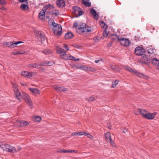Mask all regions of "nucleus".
Instances as JSON below:
<instances>
[{
	"instance_id": "59",
	"label": "nucleus",
	"mask_w": 159,
	"mask_h": 159,
	"mask_svg": "<svg viewBox=\"0 0 159 159\" xmlns=\"http://www.w3.org/2000/svg\"><path fill=\"white\" fill-rule=\"evenodd\" d=\"M108 37H110V35H108Z\"/></svg>"
},
{
	"instance_id": "45",
	"label": "nucleus",
	"mask_w": 159,
	"mask_h": 159,
	"mask_svg": "<svg viewBox=\"0 0 159 159\" xmlns=\"http://www.w3.org/2000/svg\"><path fill=\"white\" fill-rule=\"evenodd\" d=\"M85 135H86L88 138L90 139H93V137L89 134H86Z\"/></svg>"
},
{
	"instance_id": "46",
	"label": "nucleus",
	"mask_w": 159,
	"mask_h": 159,
	"mask_svg": "<svg viewBox=\"0 0 159 159\" xmlns=\"http://www.w3.org/2000/svg\"><path fill=\"white\" fill-rule=\"evenodd\" d=\"M95 100V98L94 97H91L89 98L88 100L89 101H92Z\"/></svg>"
},
{
	"instance_id": "27",
	"label": "nucleus",
	"mask_w": 159,
	"mask_h": 159,
	"mask_svg": "<svg viewBox=\"0 0 159 159\" xmlns=\"http://www.w3.org/2000/svg\"><path fill=\"white\" fill-rule=\"evenodd\" d=\"M32 119L34 121L39 122L41 120V118L40 116H34L33 117Z\"/></svg>"
},
{
	"instance_id": "33",
	"label": "nucleus",
	"mask_w": 159,
	"mask_h": 159,
	"mask_svg": "<svg viewBox=\"0 0 159 159\" xmlns=\"http://www.w3.org/2000/svg\"><path fill=\"white\" fill-rule=\"evenodd\" d=\"M68 58V60H73L75 61H77L79 60V58L76 59L74 57H73L70 55H69Z\"/></svg>"
},
{
	"instance_id": "55",
	"label": "nucleus",
	"mask_w": 159,
	"mask_h": 159,
	"mask_svg": "<svg viewBox=\"0 0 159 159\" xmlns=\"http://www.w3.org/2000/svg\"><path fill=\"white\" fill-rule=\"evenodd\" d=\"M33 64H30L28 65V66L29 67H32Z\"/></svg>"
},
{
	"instance_id": "30",
	"label": "nucleus",
	"mask_w": 159,
	"mask_h": 159,
	"mask_svg": "<svg viewBox=\"0 0 159 159\" xmlns=\"http://www.w3.org/2000/svg\"><path fill=\"white\" fill-rule=\"evenodd\" d=\"M56 24L53 19H50L48 21V24L52 28L53 27L54 25H56Z\"/></svg>"
},
{
	"instance_id": "26",
	"label": "nucleus",
	"mask_w": 159,
	"mask_h": 159,
	"mask_svg": "<svg viewBox=\"0 0 159 159\" xmlns=\"http://www.w3.org/2000/svg\"><path fill=\"white\" fill-rule=\"evenodd\" d=\"M83 4L86 7H89L91 6V3L89 0H83Z\"/></svg>"
},
{
	"instance_id": "3",
	"label": "nucleus",
	"mask_w": 159,
	"mask_h": 159,
	"mask_svg": "<svg viewBox=\"0 0 159 159\" xmlns=\"http://www.w3.org/2000/svg\"><path fill=\"white\" fill-rule=\"evenodd\" d=\"M93 29L85 25L78 28L77 30V32L80 34L91 32L93 31Z\"/></svg>"
},
{
	"instance_id": "58",
	"label": "nucleus",
	"mask_w": 159,
	"mask_h": 159,
	"mask_svg": "<svg viewBox=\"0 0 159 159\" xmlns=\"http://www.w3.org/2000/svg\"><path fill=\"white\" fill-rule=\"evenodd\" d=\"M74 152L75 153H76L77 152V150H74Z\"/></svg>"
},
{
	"instance_id": "53",
	"label": "nucleus",
	"mask_w": 159,
	"mask_h": 159,
	"mask_svg": "<svg viewBox=\"0 0 159 159\" xmlns=\"http://www.w3.org/2000/svg\"><path fill=\"white\" fill-rule=\"evenodd\" d=\"M20 84L22 85H23L24 86H27V85L26 83H24L23 82H21Z\"/></svg>"
},
{
	"instance_id": "42",
	"label": "nucleus",
	"mask_w": 159,
	"mask_h": 159,
	"mask_svg": "<svg viewBox=\"0 0 159 159\" xmlns=\"http://www.w3.org/2000/svg\"><path fill=\"white\" fill-rule=\"evenodd\" d=\"M108 34L106 30H105L103 33V35L104 37H106L108 35Z\"/></svg>"
},
{
	"instance_id": "18",
	"label": "nucleus",
	"mask_w": 159,
	"mask_h": 159,
	"mask_svg": "<svg viewBox=\"0 0 159 159\" xmlns=\"http://www.w3.org/2000/svg\"><path fill=\"white\" fill-rule=\"evenodd\" d=\"M156 115V113H150L148 111L146 115L144 118L148 120L152 119Z\"/></svg>"
},
{
	"instance_id": "47",
	"label": "nucleus",
	"mask_w": 159,
	"mask_h": 159,
	"mask_svg": "<svg viewBox=\"0 0 159 159\" xmlns=\"http://www.w3.org/2000/svg\"><path fill=\"white\" fill-rule=\"evenodd\" d=\"M86 133L84 132H78V135H85Z\"/></svg>"
},
{
	"instance_id": "34",
	"label": "nucleus",
	"mask_w": 159,
	"mask_h": 159,
	"mask_svg": "<svg viewBox=\"0 0 159 159\" xmlns=\"http://www.w3.org/2000/svg\"><path fill=\"white\" fill-rule=\"evenodd\" d=\"M34 31L35 34V35L37 36H42V34H41V33H40V31H39L38 30L36 29H34Z\"/></svg>"
},
{
	"instance_id": "40",
	"label": "nucleus",
	"mask_w": 159,
	"mask_h": 159,
	"mask_svg": "<svg viewBox=\"0 0 159 159\" xmlns=\"http://www.w3.org/2000/svg\"><path fill=\"white\" fill-rule=\"evenodd\" d=\"M18 2L19 3H22L24 4H27L28 3V1L27 0H18Z\"/></svg>"
},
{
	"instance_id": "36",
	"label": "nucleus",
	"mask_w": 159,
	"mask_h": 159,
	"mask_svg": "<svg viewBox=\"0 0 159 159\" xmlns=\"http://www.w3.org/2000/svg\"><path fill=\"white\" fill-rule=\"evenodd\" d=\"M52 15H54L56 16L58 15L59 14V11L57 10H52L51 12Z\"/></svg>"
},
{
	"instance_id": "32",
	"label": "nucleus",
	"mask_w": 159,
	"mask_h": 159,
	"mask_svg": "<svg viewBox=\"0 0 159 159\" xmlns=\"http://www.w3.org/2000/svg\"><path fill=\"white\" fill-rule=\"evenodd\" d=\"M105 136L106 139L108 141L111 139L110 133L109 132L106 133L105 134Z\"/></svg>"
},
{
	"instance_id": "20",
	"label": "nucleus",
	"mask_w": 159,
	"mask_h": 159,
	"mask_svg": "<svg viewBox=\"0 0 159 159\" xmlns=\"http://www.w3.org/2000/svg\"><path fill=\"white\" fill-rule=\"evenodd\" d=\"M45 9V8H43L39 14V17L41 20H43L45 18V14L46 11Z\"/></svg>"
},
{
	"instance_id": "1",
	"label": "nucleus",
	"mask_w": 159,
	"mask_h": 159,
	"mask_svg": "<svg viewBox=\"0 0 159 159\" xmlns=\"http://www.w3.org/2000/svg\"><path fill=\"white\" fill-rule=\"evenodd\" d=\"M0 148L3 151L13 153L17 152L21 149L20 147L18 146L17 150H16L14 147L1 141H0Z\"/></svg>"
},
{
	"instance_id": "4",
	"label": "nucleus",
	"mask_w": 159,
	"mask_h": 159,
	"mask_svg": "<svg viewBox=\"0 0 159 159\" xmlns=\"http://www.w3.org/2000/svg\"><path fill=\"white\" fill-rule=\"evenodd\" d=\"M20 100H18L19 101H21V98L27 102V104L31 108L33 107L32 102L30 98V96L27 94L24 93H20Z\"/></svg>"
},
{
	"instance_id": "31",
	"label": "nucleus",
	"mask_w": 159,
	"mask_h": 159,
	"mask_svg": "<svg viewBox=\"0 0 159 159\" xmlns=\"http://www.w3.org/2000/svg\"><path fill=\"white\" fill-rule=\"evenodd\" d=\"M20 8L23 10H26L27 9H28V6L27 4H23L20 6Z\"/></svg>"
},
{
	"instance_id": "10",
	"label": "nucleus",
	"mask_w": 159,
	"mask_h": 159,
	"mask_svg": "<svg viewBox=\"0 0 159 159\" xmlns=\"http://www.w3.org/2000/svg\"><path fill=\"white\" fill-rule=\"evenodd\" d=\"M36 73L35 72H29L27 71H23L21 73V75L25 77L30 78L34 75H35Z\"/></svg>"
},
{
	"instance_id": "48",
	"label": "nucleus",
	"mask_w": 159,
	"mask_h": 159,
	"mask_svg": "<svg viewBox=\"0 0 159 159\" xmlns=\"http://www.w3.org/2000/svg\"><path fill=\"white\" fill-rule=\"evenodd\" d=\"M127 131V129L125 128H123L122 130V131L123 133H126Z\"/></svg>"
},
{
	"instance_id": "49",
	"label": "nucleus",
	"mask_w": 159,
	"mask_h": 159,
	"mask_svg": "<svg viewBox=\"0 0 159 159\" xmlns=\"http://www.w3.org/2000/svg\"><path fill=\"white\" fill-rule=\"evenodd\" d=\"M78 26V22L77 21L74 22L73 25V27L75 28H77Z\"/></svg>"
},
{
	"instance_id": "57",
	"label": "nucleus",
	"mask_w": 159,
	"mask_h": 159,
	"mask_svg": "<svg viewBox=\"0 0 159 159\" xmlns=\"http://www.w3.org/2000/svg\"><path fill=\"white\" fill-rule=\"evenodd\" d=\"M99 61V60H96L95 61V62L96 63H98Z\"/></svg>"
},
{
	"instance_id": "52",
	"label": "nucleus",
	"mask_w": 159,
	"mask_h": 159,
	"mask_svg": "<svg viewBox=\"0 0 159 159\" xmlns=\"http://www.w3.org/2000/svg\"><path fill=\"white\" fill-rule=\"evenodd\" d=\"M64 47L66 49L67 51H68L69 50V48H68V46L66 44H64Z\"/></svg>"
},
{
	"instance_id": "37",
	"label": "nucleus",
	"mask_w": 159,
	"mask_h": 159,
	"mask_svg": "<svg viewBox=\"0 0 159 159\" xmlns=\"http://www.w3.org/2000/svg\"><path fill=\"white\" fill-rule=\"evenodd\" d=\"M14 55H17L18 54H27V52H21L20 51L14 52L13 53Z\"/></svg>"
},
{
	"instance_id": "29",
	"label": "nucleus",
	"mask_w": 159,
	"mask_h": 159,
	"mask_svg": "<svg viewBox=\"0 0 159 159\" xmlns=\"http://www.w3.org/2000/svg\"><path fill=\"white\" fill-rule=\"evenodd\" d=\"M73 35L71 33H68L65 35V38L66 39H70L73 37Z\"/></svg>"
},
{
	"instance_id": "19",
	"label": "nucleus",
	"mask_w": 159,
	"mask_h": 159,
	"mask_svg": "<svg viewBox=\"0 0 159 159\" xmlns=\"http://www.w3.org/2000/svg\"><path fill=\"white\" fill-rule=\"evenodd\" d=\"M151 60L152 64L156 66H157L158 69H159V60L157 58H153Z\"/></svg>"
},
{
	"instance_id": "17",
	"label": "nucleus",
	"mask_w": 159,
	"mask_h": 159,
	"mask_svg": "<svg viewBox=\"0 0 159 159\" xmlns=\"http://www.w3.org/2000/svg\"><path fill=\"white\" fill-rule=\"evenodd\" d=\"M150 59L148 58L146 55H142L140 59V62L142 63H146L148 62Z\"/></svg>"
},
{
	"instance_id": "13",
	"label": "nucleus",
	"mask_w": 159,
	"mask_h": 159,
	"mask_svg": "<svg viewBox=\"0 0 159 159\" xmlns=\"http://www.w3.org/2000/svg\"><path fill=\"white\" fill-rule=\"evenodd\" d=\"M74 11L73 12H74L75 14L77 15V16H80L82 15L83 13V12L80 10V8L78 7H73Z\"/></svg>"
},
{
	"instance_id": "2",
	"label": "nucleus",
	"mask_w": 159,
	"mask_h": 159,
	"mask_svg": "<svg viewBox=\"0 0 159 159\" xmlns=\"http://www.w3.org/2000/svg\"><path fill=\"white\" fill-rule=\"evenodd\" d=\"M111 38L114 40L117 39L119 41L122 45L125 47H128L131 44L130 41L128 39L124 38H120L116 34L112 35L111 36Z\"/></svg>"
},
{
	"instance_id": "9",
	"label": "nucleus",
	"mask_w": 159,
	"mask_h": 159,
	"mask_svg": "<svg viewBox=\"0 0 159 159\" xmlns=\"http://www.w3.org/2000/svg\"><path fill=\"white\" fill-rule=\"evenodd\" d=\"M124 67L127 70L130 71L134 74L136 75L138 77H143L144 76L143 74L139 73L136 70H134L127 66H125Z\"/></svg>"
},
{
	"instance_id": "25",
	"label": "nucleus",
	"mask_w": 159,
	"mask_h": 159,
	"mask_svg": "<svg viewBox=\"0 0 159 159\" xmlns=\"http://www.w3.org/2000/svg\"><path fill=\"white\" fill-rule=\"evenodd\" d=\"M139 112H140L141 114L143 115V117L144 118L148 112V111L144 109H139Z\"/></svg>"
},
{
	"instance_id": "23",
	"label": "nucleus",
	"mask_w": 159,
	"mask_h": 159,
	"mask_svg": "<svg viewBox=\"0 0 159 159\" xmlns=\"http://www.w3.org/2000/svg\"><path fill=\"white\" fill-rule=\"evenodd\" d=\"M56 4L59 7H63L65 6V2L63 0H58L56 2Z\"/></svg>"
},
{
	"instance_id": "39",
	"label": "nucleus",
	"mask_w": 159,
	"mask_h": 159,
	"mask_svg": "<svg viewBox=\"0 0 159 159\" xmlns=\"http://www.w3.org/2000/svg\"><path fill=\"white\" fill-rule=\"evenodd\" d=\"M95 71V69L91 67H88L87 71H90L91 72H94Z\"/></svg>"
},
{
	"instance_id": "22",
	"label": "nucleus",
	"mask_w": 159,
	"mask_h": 159,
	"mask_svg": "<svg viewBox=\"0 0 159 159\" xmlns=\"http://www.w3.org/2000/svg\"><path fill=\"white\" fill-rule=\"evenodd\" d=\"M90 13L96 20H98V15L97 14L96 11L95 9H91Z\"/></svg>"
},
{
	"instance_id": "15",
	"label": "nucleus",
	"mask_w": 159,
	"mask_h": 159,
	"mask_svg": "<svg viewBox=\"0 0 159 159\" xmlns=\"http://www.w3.org/2000/svg\"><path fill=\"white\" fill-rule=\"evenodd\" d=\"M29 89L34 96H38L39 95H40V91L38 89L33 88H30Z\"/></svg>"
},
{
	"instance_id": "14",
	"label": "nucleus",
	"mask_w": 159,
	"mask_h": 159,
	"mask_svg": "<svg viewBox=\"0 0 159 159\" xmlns=\"http://www.w3.org/2000/svg\"><path fill=\"white\" fill-rule=\"evenodd\" d=\"M147 51L149 54L150 56H154L155 55V50L153 47L152 46H149L147 48Z\"/></svg>"
},
{
	"instance_id": "56",
	"label": "nucleus",
	"mask_w": 159,
	"mask_h": 159,
	"mask_svg": "<svg viewBox=\"0 0 159 159\" xmlns=\"http://www.w3.org/2000/svg\"><path fill=\"white\" fill-rule=\"evenodd\" d=\"M68 151H69V152H74V150H68Z\"/></svg>"
},
{
	"instance_id": "51",
	"label": "nucleus",
	"mask_w": 159,
	"mask_h": 159,
	"mask_svg": "<svg viewBox=\"0 0 159 159\" xmlns=\"http://www.w3.org/2000/svg\"><path fill=\"white\" fill-rule=\"evenodd\" d=\"M68 152H69V151H68V150H61L59 151L60 152H62L63 153H66Z\"/></svg>"
},
{
	"instance_id": "24",
	"label": "nucleus",
	"mask_w": 159,
	"mask_h": 159,
	"mask_svg": "<svg viewBox=\"0 0 159 159\" xmlns=\"http://www.w3.org/2000/svg\"><path fill=\"white\" fill-rule=\"evenodd\" d=\"M54 88L57 91H61L65 92L67 91V89L66 88L59 86H55Z\"/></svg>"
},
{
	"instance_id": "21",
	"label": "nucleus",
	"mask_w": 159,
	"mask_h": 159,
	"mask_svg": "<svg viewBox=\"0 0 159 159\" xmlns=\"http://www.w3.org/2000/svg\"><path fill=\"white\" fill-rule=\"evenodd\" d=\"M43 8H45V11H47L48 12L50 11L51 10H52L54 8V6L51 4L46 5Z\"/></svg>"
},
{
	"instance_id": "41",
	"label": "nucleus",
	"mask_w": 159,
	"mask_h": 159,
	"mask_svg": "<svg viewBox=\"0 0 159 159\" xmlns=\"http://www.w3.org/2000/svg\"><path fill=\"white\" fill-rule=\"evenodd\" d=\"M110 140V143L111 144V145L112 146L114 147H116V144H115V143H114V142L111 139Z\"/></svg>"
},
{
	"instance_id": "44",
	"label": "nucleus",
	"mask_w": 159,
	"mask_h": 159,
	"mask_svg": "<svg viewBox=\"0 0 159 159\" xmlns=\"http://www.w3.org/2000/svg\"><path fill=\"white\" fill-rule=\"evenodd\" d=\"M0 4L2 5H5L6 4V2L5 0H0Z\"/></svg>"
},
{
	"instance_id": "38",
	"label": "nucleus",
	"mask_w": 159,
	"mask_h": 159,
	"mask_svg": "<svg viewBox=\"0 0 159 159\" xmlns=\"http://www.w3.org/2000/svg\"><path fill=\"white\" fill-rule=\"evenodd\" d=\"M119 81L117 80H116L112 82V88H114L118 84Z\"/></svg>"
},
{
	"instance_id": "28",
	"label": "nucleus",
	"mask_w": 159,
	"mask_h": 159,
	"mask_svg": "<svg viewBox=\"0 0 159 159\" xmlns=\"http://www.w3.org/2000/svg\"><path fill=\"white\" fill-rule=\"evenodd\" d=\"M42 52L45 55H48L51 54L52 52L49 49H46L43 50L42 51Z\"/></svg>"
},
{
	"instance_id": "43",
	"label": "nucleus",
	"mask_w": 159,
	"mask_h": 159,
	"mask_svg": "<svg viewBox=\"0 0 159 159\" xmlns=\"http://www.w3.org/2000/svg\"><path fill=\"white\" fill-rule=\"evenodd\" d=\"M81 69H82L83 70L85 71H87V67H88L87 66H86L84 65H83L81 66Z\"/></svg>"
},
{
	"instance_id": "6",
	"label": "nucleus",
	"mask_w": 159,
	"mask_h": 159,
	"mask_svg": "<svg viewBox=\"0 0 159 159\" xmlns=\"http://www.w3.org/2000/svg\"><path fill=\"white\" fill-rule=\"evenodd\" d=\"M24 42L22 41H19L17 42L13 41L12 42H9L8 43L5 42L3 43L4 45H6L7 47L10 48H13L16 47L17 45Z\"/></svg>"
},
{
	"instance_id": "5",
	"label": "nucleus",
	"mask_w": 159,
	"mask_h": 159,
	"mask_svg": "<svg viewBox=\"0 0 159 159\" xmlns=\"http://www.w3.org/2000/svg\"><path fill=\"white\" fill-rule=\"evenodd\" d=\"M52 29L55 34L60 35L61 34L62 27L61 25L56 23Z\"/></svg>"
},
{
	"instance_id": "12",
	"label": "nucleus",
	"mask_w": 159,
	"mask_h": 159,
	"mask_svg": "<svg viewBox=\"0 0 159 159\" xmlns=\"http://www.w3.org/2000/svg\"><path fill=\"white\" fill-rule=\"evenodd\" d=\"M144 52V50L142 47H138L136 48L134 53L137 55H142Z\"/></svg>"
},
{
	"instance_id": "35",
	"label": "nucleus",
	"mask_w": 159,
	"mask_h": 159,
	"mask_svg": "<svg viewBox=\"0 0 159 159\" xmlns=\"http://www.w3.org/2000/svg\"><path fill=\"white\" fill-rule=\"evenodd\" d=\"M111 67L112 69L116 71H119L120 70L119 69L118 66H117L112 65L111 66Z\"/></svg>"
},
{
	"instance_id": "54",
	"label": "nucleus",
	"mask_w": 159,
	"mask_h": 159,
	"mask_svg": "<svg viewBox=\"0 0 159 159\" xmlns=\"http://www.w3.org/2000/svg\"><path fill=\"white\" fill-rule=\"evenodd\" d=\"M78 135V132H74L72 134V135Z\"/></svg>"
},
{
	"instance_id": "50",
	"label": "nucleus",
	"mask_w": 159,
	"mask_h": 159,
	"mask_svg": "<svg viewBox=\"0 0 159 159\" xmlns=\"http://www.w3.org/2000/svg\"><path fill=\"white\" fill-rule=\"evenodd\" d=\"M100 25H102V26H103L104 28H105L104 25H105V24L103 22V21H101L100 22Z\"/></svg>"
},
{
	"instance_id": "8",
	"label": "nucleus",
	"mask_w": 159,
	"mask_h": 159,
	"mask_svg": "<svg viewBox=\"0 0 159 159\" xmlns=\"http://www.w3.org/2000/svg\"><path fill=\"white\" fill-rule=\"evenodd\" d=\"M12 84L13 88L16 98L18 100H20V97L21 95L18 89V85L15 83H12Z\"/></svg>"
},
{
	"instance_id": "7",
	"label": "nucleus",
	"mask_w": 159,
	"mask_h": 159,
	"mask_svg": "<svg viewBox=\"0 0 159 159\" xmlns=\"http://www.w3.org/2000/svg\"><path fill=\"white\" fill-rule=\"evenodd\" d=\"M57 52L60 54V57L64 60H68L69 54H66V52L64 51L63 49L60 48L57 50Z\"/></svg>"
},
{
	"instance_id": "16",
	"label": "nucleus",
	"mask_w": 159,
	"mask_h": 159,
	"mask_svg": "<svg viewBox=\"0 0 159 159\" xmlns=\"http://www.w3.org/2000/svg\"><path fill=\"white\" fill-rule=\"evenodd\" d=\"M28 123L26 121L17 120L15 124V125L18 126H24L28 125Z\"/></svg>"
},
{
	"instance_id": "11",
	"label": "nucleus",
	"mask_w": 159,
	"mask_h": 159,
	"mask_svg": "<svg viewBox=\"0 0 159 159\" xmlns=\"http://www.w3.org/2000/svg\"><path fill=\"white\" fill-rule=\"evenodd\" d=\"M51 64H49V62L46 63V62H43L41 63H36L33 64L32 68H39L41 66H49Z\"/></svg>"
}]
</instances>
